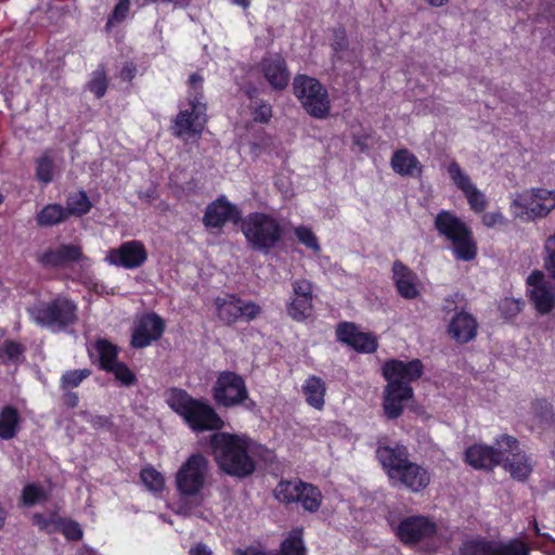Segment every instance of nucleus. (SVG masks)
<instances>
[{
	"label": "nucleus",
	"instance_id": "f704fd0d",
	"mask_svg": "<svg viewBox=\"0 0 555 555\" xmlns=\"http://www.w3.org/2000/svg\"><path fill=\"white\" fill-rule=\"evenodd\" d=\"M514 457L503 466L511 476L518 480H525L532 470V464L524 451L513 453Z\"/></svg>",
	"mask_w": 555,
	"mask_h": 555
},
{
	"label": "nucleus",
	"instance_id": "49530a36",
	"mask_svg": "<svg viewBox=\"0 0 555 555\" xmlns=\"http://www.w3.org/2000/svg\"><path fill=\"white\" fill-rule=\"evenodd\" d=\"M90 370H74L68 371L62 376V384L64 388H75L77 387L83 379H86L90 375Z\"/></svg>",
	"mask_w": 555,
	"mask_h": 555
},
{
	"label": "nucleus",
	"instance_id": "0eeeda50",
	"mask_svg": "<svg viewBox=\"0 0 555 555\" xmlns=\"http://www.w3.org/2000/svg\"><path fill=\"white\" fill-rule=\"evenodd\" d=\"M293 85L296 98L309 115L318 119H324L330 115L328 93L319 80L306 75H298Z\"/></svg>",
	"mask_w": 555,
	"mask_h": 555
},
{
	"label": "nucleus",
	"instance_id": "5701e85b",
	"mask_svg": "<svg viewBox=\"0 0 555 555\" xmlns=\"http://www.w3.org/2000/svg\"><path fill=\"white\" fill-rule=\"evenodd\" d=\"M430 474L425 467L409 461L390 483L393 487H404L412 492H420L430 483Z\"/></svg>",
	"mask_w": 555,
	"mask_h": 555
},
{
	"label": "nucleus",
	"instance_id": "7c9ffc66",
	"mask_svg": "<svg viewBox=\"0 0 555 555\" xmlns=\"http://www.w3.org/2000/svg\"><path fill=\"white\" fill-rule=\"evenodd\" d=\"M390 164L395 172L404 177H417L423 169L417 157L405 149L395 152Z\"/></svg>",
	"mask_w": 555,
	"mask_h": 555
},
{
	"label": "nucleus",
	"instance_id": "a19ab883",
	"mask_svg": "<svg viewBox=\"0 0 555 555\" xmlns=\"http://www.w3.org/2000/svg\"><path fill=\"white\" fill-rule=\"evenodd\" d=\"M106 372L113 373L122 386L129 387L137 383L135 374L122 362H117Z\"/></svg>",
	"mask_w": 555,
	"mask_h": 555
},
{
	"label": "nucleus",
	"instance_id": "c756f323",
	"mask_svg": "<svg viewBox=\"0 0 555 555\" xmlns=\"http://www.w3.org/2000/svg\"><path fill=\"white\" fill-rule=\"evenodd\" d=\"M465 462L477 469H490L498 465L493 447L475 443L465 451Z\"/></svg>",
	"mask_w": 555,
	"mask_h": 555
},
{
	"label": "nucleus",
	"instance_id": "aec40b11",
	"mask_svg": "<svg viewBox=\"0 0 555 555\" xmlns=\"http://www.w3.org/2000/svg\"><path fill=\"white\" fill-rule=\"evenodd\" d=\"M337 339L354 350L372 353L377 349V339L373 334L361 332L357 325L349 322L340 323L336 330Z\"/></svg>",
	"mask_w": 555,
	"mask_h": 555
},
{
	"label": "nucleus",
	"instance_id": "1a4fd4ad",
	"mask_svg": "<svg viewBox=\"0 0 555 555\" xmlns=\"http://www.w3.org/2000/svg\"><path fill=\"white\" fill-rule=\"evenodd\" d=\"M215 401L224 408L243 405L247 410H254L256 403L249 398L245 380L234 372L224 371L219 374L214 388Z\"/></svg>",
	"mask_w": 555,
	"mask_h": 555
},
{
	"label": "nucleus",
	"instance_id": "72a5a7b5",
	"mask_svg": "<svg viewBox=\"0 0 555 555\" xmlns=\"http://www.w3.org/2000/svg\"><path fill=\"white\" fill-rule=\"evenodd\" d=\"M494 454L498 457V465L504 466L507 461L514 457L513 453L521 452L518 441L509 435H501L495 439Z\"/></svg>",
	"mask_w": 555,
	"mask_h": 555
},
{
	"label": "nucleus",
	"instance_id": "3c124183",
	"mask_svg": "<svg viewBox=\"0 0 555 555\" xmlns=\"http://www.w3.org/2000/svg\"><path fill=\"white\" fill-rule=\"evenodd\" d=\"M60 517L55 514L44 517L40 514L34 515V524L39 527L40 530L48 533L56 532Z\"/></svg>",
	"mask_w": 555,
	"mask_h": 555
},
{
	"label": "nucleus",
	"instance_id": "c85d7f7f",
	"mask_svg": "<svg viewBox=\"0 0 555 555\" xmlns=\"http://www.w3.org/2000/svg\"><path fill=\"white\" fill-rule=\"evenodd\" d=\"M305 401L311 408L321 411L325 405L326 384L315 375L308 376L301 385Z\"/></svg>",
	"mask_w": 555,
	"mask_h": 555
},
{
	"label": "nucleus",
	"instance_id": "e433bc0d",
	"mask_svg": "<svg viewBox=\"0 0 555 555\" xmlns=\"http://www.w3.org/2000/svg\"><path fill=\"white\" fill-rule=\"evenodd\" d=\"M67 210L59 204H50L43 207L37 215L40 225L51 227L64 221L67 218Z\"/></svg>",
	"mask_w": 555,
	"mask_h": 555
},
{
	"label": "nucleus",
	"instance_id": "473e14b6",
	"mask_svg": "<svg viewBox=\"0 0 555 555\" xmlns=\"http://www.w3.org/2000/svg\"><path fill=\"white\" fill-rule=\"evenodd\" d=\"M21 416L16 409L5 406L0 412V438L9 440L18 431Z\"/></svg>",
	"mask_w": 555,
	"mask_h": 555
},
{
	"label": "nucleus",
	"instance_id": "4be33fe9",
	"mask_svg": "<svg viewBox=\"0 0 555 555\" xmlns=\"http://www.w3.org/2000/svg\"><path fill=\"white\" fill-rule=\"evenodd\" d=\"M391 271L395 286L401 297L408 300L420 297L423 285L414 271L401 261H395Z\"/></svg>",
	"mask_w": 555,
	"mask_h": 555
},
{
	"label": "nucleus",
	"instance_id": "cd10ccee",
	"mask_svg": "<svg viewBox=\"0 0 555 555\" xmlns=\"http://www.w3.org/2000/svg\"><path fill=\"white\" fill-rule=\"evenodd\" d=\"M448 332L457 343H467L476 336L477 322L469 313L457 312L450 321Z\"/></svg>",
	"mask_w": 555,
	"mask_h": 555
},
{
	"label": "nucleus",
	"instance_id": "6ab92c4d",
	"mask_svg": "<svg viewBox=\"0 0 555 555\" xmlns=\"http://www.w3.org/2000/svg\"><path fill=\"white\" fill-rule=\"evenodd\" d=\"M165 330L164 320L155 314L147 313L138 318L132 330L131 345L134 348H144L160 338Z\"/></svg>",
	"mask_w": 555,
	"mask_h": 555
},
{
	"label": "nucleus",
	"instance_id": "37998d69",
	"mask_svg": "<svg viewBox=\"0 0 555 555\" xmlns=\"http://www.w3.org/2000/svg\"><path fill=\"white\" fill-rule=\"evenodd\" d=\"M36 175L39 181L49 183L53 177V159L49 154L42 155L37 160Z\"/></svg>",
	"mask_w": 555,
	"mask_h": 555
},
{
	"label": "nucleus",
	"instance_id": "5fc2aeb1",
	"mask_svg": "<svg viewBox=\"0 0 555 555\" xmlns=\"http://www.w3.org/2000/svg\"><path fill=\"white\" fill-rule=\"evenodd\" d=\"M481 222L487 228H495L507 224V219L500 210H493L483 214Z\"/></svg>",
	"mask_w": 555,
	"mask_h": 555
},
{
	"label": "nucleus",
	"instance_id": "09e8293b",
	"mask_svg": "<svg viewBox=\"0 0 555 555\" xmlns=\"http://www.w3.org/2000/svg\"><path fill=\"white\" fill-rule=\"evenodd\" d=\"M544 254V268L547 273H555V233L545 240Z\"/></svg>",
	"mask_w": 555,
	"mask_h": 555
},
{
	"label": "nucleus",
	"instance_id": "79ce46f5",
	"mask_svg": "<svg viewBox=\"0 0 555 555\" xmlns=\"http://www.w3.org/2000/svg\"><path fill=\"white\" fill-rule=\"evenodd\" d=\"M46 499V490L38 485H27L23 490L22 500L25 505L31 506L43 502Z\"/></svg>",
	"mask_w": 555,
	"mask_h": 555
},
{
	"label": "nucleus",
	"instance_id": "f03ea898",
	"mask_svg": "<svg viewBox=\"0 0 555 555\" xmlns=\"http://www.w3.org/2000/svg\"><path fill=\"white\" fill-rule=\"evenodd\" d=\"M166 402L193 431L218 430L223 427V421L209 403L192 398L182 389H170Z\"/></svg>",
	"mask_w": 555,
	"mask_h": 555
},
{
	"label": "nucleus",
	"instance_id": "f3484780",
	"mask_svg": "<svg viewBox=\"0 0 555 555\" xmlns=\"http://www.w3.org/2000/svg\"><path fill=\"white\" fill-rule=\"evenodd\" d=\"M147 260V250L141 241L132 240L107 250L104 261L114 267L128 270L143 266Z\"/></svg>",
	"mask_w": 555,
	"mask_h": 555
},
{
	"label": "nucleus",
	"instance_id": "6e6d98bb",
	"mask_svg": "<svg viewBox=\"0 0 555 555\" xmlns=\"http://www.w3.org/2000/svg\"><path fill=\"white\" fill-rule=\"evenodd\" d=\"M272 117V108L267 103H260L253 111V118L257 122H268Z\"/></svg>",
	"mask_w": 555,
	"mask_h": 555
},
{
	"label": "nucleus",
	"instance_id": "ea45409f",
	"mask_svg": "<svg viewBox=\"0 0 555 555\" xmlns=\"http://www.w3.org/2000/svg\"><path fill=\"white\" fill-rule=\"evenodd\" d=\"M282 553L284 555H305V546L300 530H295L282 543Z\"/></svg>",
	"mask_w": 555,
	"mask_h": 555
},
{
	"label": "nucleus",
	"instance_id": "13d9d810",
	"mask_svg": "<svg viewBox=\"0 0 555 555\" xmlns=\"http://www.w3.org/2000/svg\"><path fill=\"white\" fill-rule=\"evenodd\" d=\"M3 351L7 358L11 361H16L22 354L23 349L20 344L14 341H5L3 345Z\"/></svg>",
	"mask_w": 555,
	"mask_h": 555
},
{
	"label": "nucleus",
	"instance_id": "6e6552de",
	"mask_svg": "<svg viewBox=\"0 0 555 555\" xmlns=\"http://www.w3.org/2000/svg\"><path fill=\"white\" fill-rule=\"evenodd\" d=\"M202 82V78L194 74L190 77V83L195 94L180 109L175 125L173 133L180 138H191L202 133L206 124V106L197 96V86Z\"/></svg>",
	"mask_w": 555,
	"mask_h": 555
},
{
	"label": "nucleus",
	"instance_id": "2f4dec72",
	"mask_svg": "<svg viewBox=\"0 0 555 555\" xmlns=\"http://www.w3.org/2000/svg\"><path fill=\"white\" fill-rule=\"evenodd\" d=\"M89 356L92 360L99 362L100 367L104 371L111 369L117 361L118 349L107 339H98L88 348Z\"/></svg>",
	"mask_w": 555,
	"mask_h": 555
},
{
	"label": "nucleus",
	"instance_id": "a878e982",
	"mask_svg": "<svg viewBox=\"0 0 555 555\" xmlns=\"http://www.w3.org/2000/svg\"><path fill=\"white\" fill-rule=\"evenodd\" d=\"M238 217L237 207L220 197L207 206L203 222L207 228H221L228 221H236Z\"/></svg>",
	"mask_w": 555,
	"mask_h": 555
},
{
	"label": "nucleus",
	"instance_id": "2eb2a0df",
	"mask_svg": "<svg viewBox=\"0 0 555 555\" xmlns=\"http://www.w3.org/2000/svg\"><path fill=\"white\" fill-rule=\"evenodd\" d=\"M398 539L409 545L433 539L440 540V533L434 521L424 516H411L402 519L395 528Z\"/></svg>",
	"mask_w": 555,
	"mask_h": 555
},
{
	"label": "nucleus",
	"instance_id": "9d476101",
	"mask_svg": "<svg viewBox=\"0 0 555 555\" xmlns=\"http://www.w3.org/2000/svg\"><path fill=\"white\" fill-rule=\"evenodd\" d=\"M31 320L52 331H61L76 321V305L67 298L60 297L50 304H40L29 310Z\"/></svg>",
	"mask_w": 555,
	"mask_h": 555
},
{
	"label": "nucleus",
	"instance_id": "ddd939ff",
	"mask_svg": "<svg viewBox=\"0 0 555 555\" xmlns=\"http://www.w3.org/2000/svg\"><path fill=\"white\" fill-rule=\"evenodd\" d=\"M527 293L539 313L551 312L555 307V273L533 271L527 278Z\"/></svg>",
	"mask_w": 555,
	"mask_h": 555
},
{
	"label": "nucleus",
	"instance_id": "bf43d9fd",
	"mask_svg": "<svg viewBox=\"0 0 555 555\" xmlns=\"http://www.w3.org/2000/svg\"><path fill=\"white\" fill-rule=\"evenodd\" d=\"M134 74H135L134 65L131 63H127L120 72V77L124 80H131L134 77Z\"/></svg>",
	"mask_w": 555,
	"mask_h": 555
},
{
	"label": "nucleus",
	"instance_id": "052dcab7",
	"mask_svg": "<svg viewBox=\"0 0 555 555\" xmlns=\"http://www.w3.org/2000/svg\"><path fill=\"white\" fill-rule=\"evenodd\" d=\"M190 555H211V551L204 544H197L190 550Z\"/></svg>",
	"mask_w": 555,
	"mask_h": 555
},
{
	"label": "nucleus",
	"instance_id": "338daca9",
	"mask_svg": "<svg viewBox=\"0 0 555 555\" xmlns=\"http://www.w3.org/2000/svg\"><path fill=\"white\" fill-rule=\"evenodd\" d=\"M77 555H94V551L92 548L83 546L81 551L77 553Z\"/></svg>",
	"mask_w": 555,
	"mask_h": 555
},
{
	"label": "nucleus",
	"instance_id": "423d86ee",
	"mask_svg": "<svg viewBox=\"0 0 555 555\" xmlns=\"http://www.w3.org/2000/svg\"><path fill=\"white\" fill-rule=\"evenodd\" d=\"M209 477V462L199 453L190 455L176 473L175 481L180 495L199 496Z\"/></svg>",
	"mask_w": 555,
	"mask_h": 555
},
{
	"label": "nucleus",
	"instance_id": "f257e3e1",
	"mask_svg": "<svg viewBox=\"0 0 555 555\" xmlns=\"http://www.w3.org/2000/svg\"><path fill=\"white\" fill-rule=\"evenodd\" d=\"M253 440L246 435L217 433L210 438V447L219 468L225 474L245 478L256 469L251 457Z\"/></svg>",
	"mask_w": 555,
	"mask_h": 555
},
{
	"label": "nucleus",
	"instance_id": "0e129e2a",
	"mask_svg": "<svg viewBox=\"0 0 555 555\" xmlns=\"http://www.w3.org/2000/svg\"><path fill=\"white\" fill-rule=\"evenodd\" d=\"M67 402L69 405L75 406L78 403V397L75 393H69L67 396Z\"/></svg>",
	"mask_w": 555,
	"mask_h": 555
},
{
	"label": "nucleus",
	"instance_id": "b1692460",
	"mask_svg": "<svg viewBox=\"0 0 555 555\" xmlns=\"http://www.w3.org/2000/svg\"><path fill=\"white\" fill-rule=\"evenodd\" d=\"M413 395L414 391L411 386H397L387 383L383 392V409L386 416L392 420L398 418Z\"/></svg>",
	"mask_w": 555,
	"mask_h": 555
},
{
	"label": "nucleus",
	"instance_id": "4468645a",
	"mask_svg": "<svg viewBox=\"0 0 555 555\" xmlns=\"http://www.w3.org/2000/svg\"><path fill=\"white\" fill-rule=\"evenodd\" d=\"M215 307L218 318L227 324L237 321H250L261 312V308L255 302L245 301L230 294L217 297L215 299Z\"/></svg>",
	"mask_w": 555,
	"mask_h": 555
},
{
	"label": "nucleus",
	"instance_id": "680f3d73",
	"mask_svg": "<svg viewBox=\"0 0 555 555\" xmlns=\"http://www.w3.org/2000/svg\"><path fill=\"white\" fill-rule=\"evenodd\" d=\"M234 555H264V554L257 548L248 547L245 550H240V548L236 550Z\"/></svg>",
	"mask_w": 555,
	"mask_h": 555
},
{
	"label": "nucleus",
	"instance_id": "4d7b16f0",
	"mask_svg": "<svg viewBox=\"0 0 555 555\" xmlns=\"http://www.w3.org/2000/svg\"><path fill=\"white\" fill-rule=\"evenodd\" d=\"M522 305H524V302L521 300L513 299V298H505L501 302V309L508 317H514L521 311Z\"/></svg>",
	"mask_w": 555,
	"mask_h": 555
},
{
	"label": "nucleus",
	"instance_id": "603ef678",
	"mask_svg": "<svg viewBox=\"0 0 555 555\" xmlns=\"http://www.w3.org/2000/svg\"><path fill=\"white\" fill-rule=\"evenodd\" d=\"M332 47L335 55L338 59H347L349 56L348 42L345 31L338 30L335 33Z\"/></svg>",
	"mask_w": 555,
	"mask_h": 555
},
{
	"label": "nucleus",
	"instance_id": "e2e57ef3",
	"mask_svg": "<svg viewBox=\"0 0 555 555\" xmlns=\"http://www.w3.org/2000/svg\"><path fill=\"white\" fill-rule=\"evenodd\" d=\"M424 1L435 8L443 7L444 4H447L449 2V0H424Z\"/></svg>",
	"mask_w": 555,
	"mask_h": 555
},
{
	"label": "nucleus",
	"instance_id": "c9c22d12",
	"mask_svg": "<svg viewBox=\"0 0 555 555\" xmlns=\"http://www.w3.org/2000/svg\"><path fill=\"white\" fill-rule=\"evenodd\" d=\"M287 314L297 322L307 320L313 311V304L311 300L292 296L286 306Z\"/></svg>",
	"mask_w": 555,
	"mask_h": 555
},
{
	"label": "nucleus",
	"instance_id": "7ed1b4c3",
	"mask_svg": "<svg viewBox=\"0 0 555 555\" xmlns=\"http://www.w3.org/2000/svg\"><path fill=\"white\" fill-rule=\"evenodd\" d=\"M438 234L452 245L453 256L457 260L470 261L477 255V244L469 227L454 212L440 210L434 220Z\"/></svg>",
	"mask_w": 555,
	"mask_h": 555
},
{
	"label": "nucleus",
	"instance_id": "de8ad7c7",
	"mask_svg": "<svg viewBox=\"0 0 555 555\" xmlns=\"http://www.w3.org/2000/svg\"><path fill=\"white\" fill-rule=\"evenodd\" d=\"M89 90L96 96L101 98L106 92V76L102 69H98L93 73L91 80L89 81Z\"/></svg>",
	"mask_w": 555,
	"mask_h": 555
},
{
	"label": "nucleus",
	"instance_id": "412c9836",
	"mask_svg": "<svg viewBox=\"0 0 555 555\" xmlns=\"http://www.w3.org/2000/svg\"><path fill=\"white\" fill-rule=\"evenodd\" d=\"M376 457L385 470L389 481L398 476V472L410 461L406 448L402 444H384L378 442Z\"/></svg>",
	"mask_w": 555,
	"mask_h": 555
},
{
	"label": "nucleus",
	"instance_id": "8fccbe9b",
	"mask_svg": "<svg viewBox=\"0 0 555 555\" xmlns=\"http://www.w3.org/2000/svg\"><path fill=\"white\" fill-rule=\"evenodd\" d=\"M293 295L295 297L313 300V286L306 279H298L292 283Z\"/></svg>",
	"mask_w": 555,
	"mask_h": 555
},
{
	"label": "nucleus",
	"instance_id": "bb28decb",
	"mask_svg": "<svg viewBox=\"0 0 555 555\" xmlns=\"http://www.w3.org/2000/svg\"><path fill=\"white\" fill-rule=\"evenodd\" d=\"M261 72L273 89L283 90L288 86L289 72L282 56L270 55L263 59L261 62Z\"/></svg>",
	"mask_w": 555,
	"mask_h": 555
},
{
	"label": "nucleus",
	"instance_id": "393cba45",
	"mask_svg": "<svg viewBox=\"0 0 555 555\" xmlns=\"http://www.w3.org/2000/svg\"><path fill=\"white\" fill-rule=\"evenodd\" d=\"M41 262L50 267H62L70 262H78L81 267H89V259L83 256L78 245L66 244L46 251L41 258Z\"/></svg>",
	"mask_w": 555,
	"mask_h": 555
},
{
	"label": "nucleus",
	"instance_id": "a18cd8bd",
	"mask_svg": "<svg viewBox=\"0 0 555 555\" xmlns=\"http://www.w3.org/2000/svg\"><path fill=\"white\" fill-rule=\"evenodd\" d=\"M57 531H61L68 540H80L82 530L78 522L66 519H59Z\"/></svg>",
	"mask_w": 555,
	"mask_h": 555
},
{
	"label": "nucleus",
	"instance_id": "864d4df0",
	"mask_svg": "<svg viewBox=\"0 0 555 555\" xmlns=\"http://www.w3.org/2000/svg\"><path fill=\"white\" fill-rule=\"evenodd\" d=\"M130 0H119L116 4L111 17L107 22V27H112L115 23L122 22L129 13Z\"/></svg>",
	"mask_w": 555,
	"mask_h": 555
},
{
	"label": "nucleus",
	"instance_id": "774afa93",
	"mask_svg": "<svg viewBox=\"0 0 555 555\" xmlns=\"http://www.w3.org/2000/svg\"><path fill=\"white\" fill-rule=\"evenodd\" d=\"M4 519H5V512H4V509L0 506V528L3 526V524H4Z\"/></svg>",
	"mask_w": 555,
	"mask_h": 555
},
{
	"label": "nucleus",
	"instance_id": "4c0bfd02",
	"mask_svg": "<svg viewBox=\"0 0 555 555\" xmlns=\"http://www.w3.org/2000/svg\"><path fill=\"white\" fill-rule=\"evenodd\" d=\"M91 208V203L85 192H76L68 196L66 202L67 216H81L87 214Z\"/></svg>",
	"mask_w": 555,
	"mask_h": 555
},
{
	"label": "nucleus",
	"instance_id": "dca6fc26",
	"mask_svg": "<svg viewBox=\"0 0 555 555\" xmlns=\"http://www.w3.org/2000/svg\"><path fill=\"white\" fill-rule=\"evenodd\" d=\"M446 170L454 186L466 198L470 209L475 212L483 211L487 206L486 195L473 182L470 176L456 162L449 163Z\"/></svg>",
	"mask_w": 555,
	"mask_h": 555
},
{
	"label": "nucleus",
	"instance_id": "69168bd1",
	"mask_svg": "<svg viewBox=\"0 0 555 555\" xmlns=\"http://www.w3.org/2000/svg\"><path fill=\"white\" fill-rule=\"evenodd\" d=\"M232 3H234L236 5H241L246 9L249 7L250 0H232Z\"/></svg>",
	"mask_w": 555,
	"mask_h": 555
},
{
	"label": "nucleus",
	"instance_id": "20e7f679",
	"mask_svg": "<svg viewBox=\"0 0 555 555\" xmlns=\"http://www.w3.org/2000/svg\"><path fill=\"white\" fill-rule=\"evenodd\" d=\"M242 232L248 244L256 250L269 251L283 236L279 220L269 214L251 212L241 223Z\"/></svg>",
	"mask_w": 555,
	"mask_h": 555
},
{
	"label": "nucleus",
	"instance_id": "58836bf2",
	"mask_svg": "<svg viewBox=\"0 0 555 555\" xmlns=\"http://www.w3.org/2000/svg\"><path fill=\"white\" fill-rule=\"evenodd\" d=\"M141 480L145 488L153 493H159L165 488L163 474L150 466L141 470Z\"/></svg>",
	"mask_w": 555,
	"mask_h": 555
},
{
	"label": "nucleus",
	"instance_id": "a211bd4d",
	"mask_svg": "<svg viewBox=\"0 0 555 555\" xmlns=\"http://www.w3.org/2000/svg\"><path fill=\"white\" fill-rule=\"evenodd\" d=\"M424 373L421 360L402 361L398 359L387 360L382 366L383 377L388 384L397 386H411V384Z\"/></svg>",
	"mask_w": 555,
	"mask_h": 555
},
{
	"label": "nucleus",
	"instance_id": "9b49d317",
	"mask_svg": "<svg viewBox=\"0 0 555 555\" xmlns=\"http://www.w3.org/2000/svg\"><path fill=\"white\" fill-rule=\"evenodd\" d=\"M530 545L521 538L508 541L466 538L460 547L461 555H530Z\"/></svg>",
	"mask_w": 555,
	"mask_h": 555
},
{
	"label": "nucleus",
	"instance_id": "f8f14e48",
	"mask_svg": "<svg viewBox=\"0 0 555 555\" xmlns=\"http://www.w3.org/2000/svg\"><path fill=\"white\" fill-rule=\"evenodd\" d=\"M274 496L283 503H299L309 513L318 512L323 499L318 487L300 479L279 482L274 489Z\"/></svg>",
	"mask_w": 555,
	"mask_h": 555
},
{
	"label": "nucleus",
	"instance_id": "c03bdc74",
	"mask_svg": "<svg viewBox=\"0 0 555 555\" xmlns=\"http://www.w3.org/2000/svg\"><path fill=\"white\" fill-rule=\"evenodd\" d=\"M295 235L302 245L311 249L313 253L320 251V244L318 237L311 231V229L300 225L295 229Z\"/></svg>",
	"mask_w": 555,
	"mask_h": 555
},
{
	"label": "nucleus",
	"instance_id": "39448f33",
	"mask_svg": "<svg viewBox=\"0 0 555 555\" xmlns=\"http://www.w3.org/2000/svg\"><path fill=\"white\" fill-rule=\"evenodd\" d=\"M511 214L518 219L531 221L546 217L555 209V191L531 188L512 196Z\"/></svg>",
	"mask_w": 555,
	"mask_h": 555
}]
</instances>
